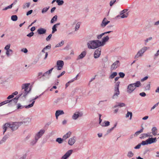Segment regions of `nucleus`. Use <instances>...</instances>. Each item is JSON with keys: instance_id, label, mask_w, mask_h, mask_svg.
Here are the masks:
<instances>
[{"instance_id": "f257e3e1", "label": "nucleus", "mask_w": 159, "mask_h": 159, "mask_svg": "<svg viewBox=\"0 0 159 159\" xmlns=\"http://www.w3.org/2000/svg\"><path fill=\"white\" fill-rule=\"evenodd\" d=\"M29 84H23L22 86V89L21 91V93L16 97L13 99L9 100V103L8 104L9 106L11 104H16L17 102V100L19 98L22 96L25 98L27 94L29 93L30 90V89L29 88Z\"/></svg>"}, {"instance_id": "f03ea898", "label": "nucleus", "mask_w": 159, "mask_h": 159, "mask_svg": "<svg viewBox=\"0 0 159 159\" xmlns=\"http://www.w3.org/2000/svg\"><path fill=\"white\" fill-rule=\"evenodd\" d=\"M23 124L22 122H13L12 124L6 123L3 126V134L6 131L8 128H10L13 131L16 130L19 127Z\"/></svg>"}, {"instance_id": "7ed1b4c3", "label": "nucleus", "mask_w": 159, "mask_h": 159, "mask_svg": "<svg viewBox=\"0 0 159 159\" xmlns=\"http://www.w3.org/2000/svg\"><path fill=\"white\" fill-rule=\"evenodd\" d=\"M87 47L89 49H94L97 48L101 45V41L98 40H90L87 43Z\"/></svg>"}, {"instance_id": "20e7f679", "label": "nucleus", "mask_w": 159, "mask_h": 159, "mask_svg": "<svg viewBox=\"0 0 159 159\" xmlns=\"http://www.w3.org/2000/svg\"><path fill=\"white\" fill-rule=\"evenodd\" d=\"M147 48L146 47H144L142 48L140 50H139L137 54L135 55L134 57L135 58H137L139 57H142L143 53L147 50V48Z\"/></svg>"}, {"instance_id": "39448f33", "label": "nucleus", "mask_w": 159, "mask_h": 159, "mask_svg": "<svg viewBox=\"0 0 159 159\" xmlns=\"http://www.w3.org/2000/svg\"><path fill=\"white\" fill-rule=\"evenodd\" d=\"M64 65V63L63 61L61 60H58L57 62V66L56 67H57V69L58 70H61L63 67Z\"/></svg>"}, {"instance_id": "423d86ee", "label": "nucleus", "mask_w": 159, "mask_h": 159, "mask_svg": "<svg viewBox=\"0 0 159 159\" xmlns=\"http://www.w3.org/2000/svg\"><path fill=\"white\" fill-rule=\"evenodd\" d=\"M135 89L134 84H129L127 87V92L130 93H132Z\"/></svg>"}, {"instance_id": "0eeeda50", "label": "nucleus", "mask_w": 159, "mask_h": 159, "mask_svg": "<svg viewBox=\"0 0 159 159\" xmlns=\"http://www.w3.org/2000/svg\"><path fill=\"white\" fill-rule=\"evenodd\" d=\"M120 63L119 61H116L111 66V70H115L120 66Z\"/></svg>"}, {"instance_id": "6e6552de", "label": "nucleus", "mask_w": 159, "mask_h": 159, "mask_svg": "<svg viewBox=\"0 0 159 159\" xmlns=\"http://www.w3.org/2000/svg\"><path fill=\"white\" fill-rule=\"evenodd\" d=\"M101 49L98 48L94 52V57L95 58H98L101 55Z\"/></svg>"}, {"instance_id": "1a4fd4ad", "label": "nucleus", "mask_w": 159, "mask_h": 159, "mask_svg": "<svg viewBox=\"0 0 159 159\" xmlns=\"http://www.w3.org/2000/svg\"><path fill=\"white\" fill-rule=\"evenodd\" d=\"M120 94V91L119 88H115L114 89V93L112 96L113 99H116L118 98Z\"/></svg>"}, {"instance_id": "9d476101", "label": "nucleus", "mask_w": 159, "mask_h": 159, "mask_svg": "<svg viewBox=\"0 0 159 159\" xmlns=\"http://www.w3.org/2000/svg\"><path fill=\"white\" fill-rule=\"evenodd\" d=\"M72 150H69L62 157L61 159H66L72 154Z\"/></svg>"}, {"instance_id": "9b49d317", "label": "nucleus", "mask_w": 159, "mask_h": 159, "mask_svg": "<svg viewBox=\"0 0 159 159\" xmlns=\"http://www.w3.org/2000/svg\"><path fill=\"white\" fill-rule=\"evenodd\" d=\"M45 130L44 129L40 130L38 133H37L35 135V137L38 139H39L44 134Z\"/></svg>"}, {"instance_id": "f8f14e48", "label": "nucleus", "mask_w": 159, "mask_h": 159, "mask_svg": "<svg viewBox=\"0 0 159 159\" xmlns=\"http://www.w3.org/2000/svg\"><path fill=\"white\" fill-rule=\"evenodd\" d=\"M76 139V138L75 136L69 139L68 141V144L71 146L73 145L75 143Z\"/></svg>"}, {"instance_id": "ddd939ff", "label": "nucleus", "mask_w": 159, "mask_h": 159, "mask_svg": "<svg viewBox=\"0 0 159 159\" xmlns=\"http://www.w3.org/2000/svg\"><path fill=\"white\" fill-rule=\"evenodd\" d=\"M109 38L108 36H106L103 37L102 39V41H101V45L102 46H104L106 42L108 41Z\"/></svg>"}, {"instance_id": "4468645a", "label": "nucleus", "mask_w": 159, "mask_h": 159, "mask_svg": "<svg viewBox=\"0 0 159 159\" xmlns=\"http://www.w3.org/2000/svg\"><path fill=\"white\" fill-rule=\"evenodd\" d=\"M39 97V96H36L35 98H34L33 99H32V101H33V102L31 104H29L28 106H25V108H26L27 109L32 107L33 106L35 102L34 100L38 98Z\"/></svg>"}, {"instance_id": "2eb2a0df", "label": "nucleus", "mask_w": 159, "mask_h": 159, "mask_svg": "<svg viewBox=\"0 0 159 159\" xmlns=\"http://www.w3.org/2000/svg\"><path fill=\"white\" fill-rule=\"evenodd\" d=\"M110 21L107 20V18H104L101 24V26L102 27H104Z\"/></svg>"}, {"instance_id": "dca6fc26", "label": "nucleus", "mask_w": 159, "mask_h": 159, "mask_svg": "<svg viewBox=\"0 0 159 159\" xmlns=\"http://www.w3.org/2000/svg\"><path fill=\"white\" fill-rule=\"evenodd\" d=\"M46 32V30L43 28H40L37 30V32L39 34H45Z\"/></svg>"}, {"instance_id": "f3484780", "label": "nucleus", "mask_w": 159, "mask_h": 159, "mask_svg": "<svg viewBox=\"0 0 159 159\" xmlns=\"http://www.w3.org/2000/svg\"><path fill=\"white\" fill-rule=\"evenodd\" d=\"M148 144H151L156 141V138H149L147 139Z\"/></svg>"}, {"instance_id": "a211bd4d", "label": "nucleus", "mask_w": 159, "mask_h": 159, "mask_svg": "<svg viewBox=\"0 0 159 159\" xmlns=\"http://www.w3.org/2000/svg\"><path fill=\"white\" fill-rule=\"evenodd\" d=\"M86 54V51H84L82 52V53L78 56L77 60H78L80 59H81L83 58Z\"/></svg>"}, {"instance_id": "6ab92c4d", "label": "nucleus", "mask_w": 159, "mask_h": 159, "mask_svg": "<svg viewBox=\"0 0 159 159\" xmlns=\"http://www.w3.org/2000/svg\"><path fill=\"white\" fill-rule=\"evenodd\" d=\"M82 116V115H80V112H78L74 114L72 116V118L73 119L75 120L78 118L79 117H81Z\"/></svg>"}, {"instance_id": "aec40b11", "label": "nucleus", "mask_w": 159, "mask_h": 159, "mask_svg": "<svg viewBox=\"0 0 159 159\" xmlns=\"http://www.w3.org/2000/svg\"><path fill=\"white\" fill-rule=\"evenodd\" d=\"M64 112L62 110H57L56 111L55 113V116L56 119L58 118V117L60 115L64 114Z\"/></svg>"}, {"instance_id": "412c9836", "label": "nucleus", "mask_w": 159, "mask_h": 159, "mask_svg": "<svg viewBox=\"0 0 159 159\" xmlns=\"http://www.w3.org/2000/svg\"><path fill=\"white\" fill-rule=\"evenodd\" d=\"M60 23H58L53 25L52 27V34L54 33L55 32L57 31L56 28L58 26L60 25Z\"/></svg>"}, {"instance_id": "4be33fe9", "label": "nucleus", "mask_w": 159, "mask_h": 159, "mask_svg": "<svg viewBox=\"0 0 159 159\" xmlns=\"http://www.w3.org/2000/svg\"><path fill=\"white\" fill-rule=\"evenodd\" d=\"M8 138V135H5L2 138V139L0 141V144L4 143L7 139Z\"/></svg>"}, {"instance_id": "5701e85b", "label": "nucleus", "mask_w": 159, "mask_h": 159, "mask_svg": "<svg viewBox=\"0 0 159 159\" xmlns=\"http://www.w3.org/2000/svg\"><path fill=\"white\" fill-rule=\"evenodd\" d=\"M71 134V132L70 131L68 132L66 134L63 136V139L65 140L69 138Z\"/></svg>"}, {"instance_id": "b1692460", "label": "nucleus", "mask_w": 159, "mask_h": 159, "mask_svg": "<svg viewBox=\"0 0 159 159\" xmlns=\"http://www.w3.org/2000/svg\"><path fill=\"white\" fill-rule=\"evenodd\" d=\"M53 68H52L50 70H49L45 72L42 75V76H46L48 75H49L50 74H51L52 71L53 69Z\"/></svg>"}, {"instance_id": "393cba45", "label": "nucleus", "mask_w": 159, "mask_h": 159, "mask_svg": "<svg viewBox=\"0 0 159 159\" xmlns=\"http://www.w3.org/2000/svg\"><path fill=\"white\" fill-rule=\"evenodd\" d=\"M152 134L154 136H155L157 134V130L156 127H153L152 129Z\"/></svg>"}, {"instance_id": "a878e982", "label": "nucleus", "mask_w": 159, "mask_h": 159, "mask_svg": "<svg viewBox=\"0 0 159 159\" xmlns=\"http://www.w3.org/2000/svg\"><path fill=\"white\" fill-rule=\"evenodd\" d=\"M117 75L116 72H113L109 76V78L110 79H113Z\"/></svg>"}, {"instance_id": "bb28decb", "label": "nucleus", "mask_w": 159, "mask_h": 159, "mask_svg": "<svg viewBox=\"0 0 159 159\" xmlns=\"http://www.w3.org/2000/svg\"><path fill=\"white\" fill-rule=\"evenodd\" d=\"M136 88V87H139L141 85V84L139 81H137L135 83L133 84Z\"/></svg>"}, {"instance_id": "cd10ccee", "label": "nucleus", "mask_w": 159, "mask_h": 159, "mask_svg": "<svg viewBox=\"0 0 159 159\" xmlns=\"http://www.w3.org/2000/svg\"><path fill=\"white\" fill-rule=\"evenodd\" d=\"M129 116H130L129 119L131 120L132 119V113L131 112L128 111L126 115V118L129 117Z\"/></svg>"}, {"instance_id": "c85d7f7f", "label": "nucleus", "mask_w": 159, "mask_h": 159, "mask_svg": "<svg viewBox=\"0 0 159 159\" xmlns=\"http://www.w3.org/2000/svg\"><path fill=\"white\" fill-rule=\"evenodd\" d=\"M110 125V122L108 121H105L104 123L101 124L102 126H107Z\"/></svg>"}, {"instance_id": "c756f323", "label": "nucleus", "mask_w": 159, "mask_h": 159, "mask_svg": "<svg viewBox=\"0 0 159 159\" xmlns=\"http://www.w3.org/2000/svg\"><path fill=\"white\" fill-rule=\"evenodd\" d=\"M31 121V119H30V118H26L25 119H24L23 120V121H22L23 123H29V122H30Z\"/></svg>"}, {"instance_id": "7c9ffc66", "label": "nucleus", "mask_w": 159, "mask_h": 159, "mask_svg": "<svg viewBox=\"0 0 159 159\" xmlns=\"http://www.w3.org/2000/svg\"><path fill=\"white\" fill-rule=\"evenodd\" d=\"M152 135L148 134H143L142 135L140 138L141 139H143L144 138H145L147 137H152Z\"/></svg>"}, {"instance_id": "2f4dec72", "label": "nucleus", "mask_w": 159, "mask_h": 159, "mask_svg": "<svg viewBox=\"0 0 159 159\" xmlns=\"http://www.w3.org/2000/svg\"><path fill=\"white\" fill-rule=\"evenodd\" d=\"M57 15H55L53 17L52 19L51 20V23H53L54 21H56L57 20Z\"/></svg>"}, {"instance_id": "473e14b6", "label": "nucleus", "mask_w": 159, "mask_h": 159, "mask_svg": "<svg viewBox=\"0 0 159 159\" xmlns=\"http://www.w3.org/2000/svg\"><path fill=\"white\" fill-rule=\"evenodd\" d=\"M38 140V139L35 137V140H33L31 141L30 143V145H34L37 143Z\"/></svg>"}, {"instance_id": "72a5a7b5", "label": "nucleus", "mask_w": 159, "mask_h": 159, "mask_svg": "<svg viewBox=\"0 0 159 159\" xmlns=\"http://www.w3.org/2000/svg\"><path fill=\"white\" fill-rule=\"evenodd\" d=\"M17 19V16L16 15H12L11 16V20L13 21H16Z\"/></svg>"}, {"instance_id": "f704fd0d", "label": "nucleus", "mask_w": 159, "mask_h": 159, "mask_svg": "<svg viewBox=\"0 0 159 159\" xmlns=\"http://www.w3.org/2000/svg\"><path fill=\"white\" fill-rule=\"evenodd\" d=\"M57 4L59 6H61L64 3V2L62 0H57Z\"/></svg>"}, {"instance_id": "c9c22d12", "label": "nucleus", "mask_w": 159, "mask_h": 159, "mask_svg": "<svg viewBox=\"0 0 159 159\" xmlns=\"http://www.w3.org/2000/svg\"><path fill=\"white\" fill-rule=\"evenodd\" d=\"M64 140L62 138V139H61V138H57L56 140V141L57 142L59 143H61L63 140Z\"/></svg>"}, {"instance_id": "e433bc0d", "label": "nucleus", "mask_w": 159, "mask_h": 159, "mask_svg": "<svg viewBox=\"0 0 159 159\" xmlns=\"http://www.w3.org/2000/svg\"><path fill=\"white\" fill-rule=\"evenodd\" d=\"M64 44V41L63 40H62L61 41L60 43H59L58 44H57L55 47H60L63 45Z\"/></svg>"}, {"instance_id": "4c0bfd02", "label": "nucleus", "mask_w": 159, "mask_h": 159, "mask_svg": "<svg viewBox=\"0 0 159 159\" xmlns=\"http://www.w3.org/2000/svg\"><path fill=\"white\" fill-rule=\"evenodd\" d=\"M159 55V50L157 51V53L155 54L153 57V58L154 60H156L157 58Z\"/></svg>"}, {"instance_id": "58836bf2", "label": "nucleus", "mask_w": 159, "mask_h": 159, "mask_svg": "<svg viewBox=\"0 0 159 159\" xmlns=\"http://www.w3.org/2000/svg\"><path fill=\"white\" fill-rule=\"evenodd\" d=\"M134 155V153L131 151H129L128 153L127 156L129 157H132Z\"/></svg>"}, {"instance_id": "ea45409f", "label": "nucleus", "mask_w": 159, "mask_h": 159, "mask_svg": "<svg viewBox=\"0 0 159 159\" xmlns=\"http://www.w3.org/2000/svg\"><path fill=\"white\" fill-rule=\"evenodd\" d=\"M49 7H45L43 8V9H42V13H44L46 12L49 9Z\"/></svg>"}, {"instance_id": "a19ab883", "label": "nucleus", "mask_w": 159, "mask_h": 159, "mask_svg": "<svg viewBox=\"0 0 159 159\" xmlns=\"http://www.w3.org/2000/svg\"><path fill=\"white\" fill-rule=\"evenodd\" d=\"M43 74L42 72H39L38 73L37 78L38 79H39L41 78L42 76V75Z\"/></svg>"}, {"instance_id": "79ce46f5", "label": "nucleus", "mask_w": 159, "mask_h": 159, "mask_svg": "<svg viewBox=\"0 0 159 159\" xmlns=\"http://www.w3.org/2000/svg\"><path fill=\"white\" fill-rule=\"evenodd\" d=\"M30 5V2L26 3L23 5V8L24 9L26 7L28 8Z\"/></svg>"}, {"instance_id": "37998d69", "label": "nucleus", "mask_w": 159, "mask_h": 159, "mask_svg": "<svg viewBox=\"0 0 159 159\" xmlns=\"http://www.w3.org/2000/svg\"><path fill=\"white\" fill-rule=\"evenodd\" d=\"M13 5V3L11 4L9 6H7V7H6L5 8L3 9L2 10H3V11H5V10H7L8 9L11 8H12V7Z\"/></svg>"}, {"instance_id": "c03bdc74", "label": "nucleus", "mask_w": 159, "mask_h": 159, "mask_svg": "<svg viewBox=\"0 0 159 159\" xmlns=\"http://www.w3.org/2000/svg\"><path fill=\"white\" fill-rule=\"evenodd\" d=\"M13 52L12 50L11 49H10L9 50H7L6 52V54L7 57H9L10 55V52H11L12 53Z\"/></svg>"}, {"instance_id": "a18cd8bd", "label": "nucleus", "mask_w": 159, "mask_h": 159, "mask_svg": "<svg viewBox=\"0 0 159 159\" xmlns=\"http://www.w3.org/2000/svg\"><path fill=\"white\" fill-rule=\"evenodd\" d=\"M143 128L142 127V128L140 130L135 132V134L138 135L140 133H141L143 132Z\"/></svg>"}, {"instance_id": "49530a36", "label": "nucleus", "mask_w": 159, "mask_h": 159, "mask_svg": "<svg viewBox=\"0 0 159 159\" xmlns=\"http://www.w3.org/2000/svg\"><path fill=\"white\" fill-rule=\"evenodd\" d=\"M117 104H118V107H125V104L123 103L119 102Z\"/></svg>"}, {"instance_id": "de8ad7c7", "label": "nucleus", "mask_w": 159, "mask_h": 159, "mask_svg": "<svg viewBox=\"0 0 159 159\" xmlns=\"http://www.w3.org/2000/svg\"><path fill=\"white\" fill-rule=\"evenodd\" d=\"M141 144V145H147L148 144V141L147 140H146V141H143L141 143H140Z\"/></svg>"}, {"instance_id": "09e8293b", "label": "nucleus", "mask_w": 159, "mask_h": 159, "mask_svg": "<svg viewBox=\"0 0 159 159\" xmlns=\"http://www.w3.org/2000/svg\"><path fill=\"white\" fill-rule=\"evenodd\" d=\"M128 13H126L125 14H123L120 17L122 18H126L128 16Z\"/></svg>"}, {"instance_id": "8fccbe9b", "label": "nucleus", "mask_w": 159, "mask_h": 159, "mask_svg": "<svg viewBox=\"0 0 159 159\" xmlns=\"http://www.w3.org/2000/svg\"><path fill=\"white\" fill-rule=\"evenodd\" d=\"M119 75L120 76L119 77L122 78H123L125 76V74L124 73L122 72H120L119 73Z\"/></svg>"}, {"instance_id": "3c124183", "label": "nucleus", "mask_w": 159, "mask_h": 159, "mask_svg": "<svg viewBox=\"0 0 159 159\" xmlns=\"http://www.w3.org/2000/svg\"><path fill=\"white\" fill-rule=\"evenodd\" d=\"M10 44H8L4 48V49L6 50H10Z\"/></svg>"}, {"instance_id": "603ef678", "label": "nucleus", "mask_w": 159, "mask_h": 159, "mask_svg": "<svg viewBox=\"0 0 159 159\" xmlns=\"http://www.w3.org/2000/svg\"><path fill=\"white\" fill-rule=\"evenodd\" d=\"M120 83V82L119 81H118L116 83L115 88L119 89Z\"/></svg>"}, {"instance_id": "864d4df0", "label": "nucleus", "mask_w": 159, "mask_h": 159, "mask_svg": "<svg viewBox=\"0 0 159 159\" xmlns=\"http://www.w3.org/2000/svg\"><path fill=\"white\" fill-rule=\"evenodd\" d=\"M104 35V34L102 33V34H99V35H97V38L98 39V40H99V39H101L102 36Z\"/></svg>"}, {"instance_id": "5fc2aeb1", "label": "nucleus", "mask_w": 159, "mask_h": 159, "mask_svg": "<svg viewBox=\"0 0 159 159\" xmlns=\"http://www.w3.org/2000/svg\"><path fill=\"white\" fill-rule=\"evenodd\" d=\"M80 24H79V23H77L76 24V26L75 27V30L76 31L77 30H78L79 29V28H80Z\"/></svg>"}, {"instance_id": "6e6d98bb", "label": "nucleus", "mask_w": 159, "mask_h": 159, "mask_svg": "<svg viewBox=\"0 0 159 159\" xmlns=\"http://www.w3.org/2000/svg\"><path fill=\"white\" fill-rule=\"evenodd\" d=\"M150 84H147L145 87V90H149L150 89Z\"/></svg>"}, {"instance_id": "4d7b16f0", "label": "nucleus", "mask_w": 159, "mask_h": 159, "mask_svg": "<svg viewBox=\"0 0 159 159\" xmlns=\"http://www.w3.org/2000/svg\"><path fill=\"white\" fill-rule=\"evenodd\" d=\"M152 39V37H149L147 39L145 40V44L146 45L147 43L148 42V41L151 40Z\"/></svg>"}, {"instance_id": "13d9d810", "label": "nucleus", "mask_w": 159, "mask_h": 159, "mask_svg": "<svg viewBox=\"0 0 159 159\" xmlns=\"http://www.w3.org/2000/svg\"><path fill=\"white\" fill-rule=\"evenodd\" d=\"M116 1V0H112L111 1L110 3V5L112 6L115 2Z\"/></svg>"}, {"instance_id": "bf43d9fd", "label": "nucleus", "mask_w": 159, "mask_h": 159, "mask_svg": "<svg viewBox=\"0 0 159 159\" xmlns=\"http://www.w3.org/2000/svg\"><path fill=\"white\" fill-rule=\"evenodd\" d=\"M24 107L21 105L19 103L17 104V109H22L24 108Z\"/></svg>"}, {"instance_id": "052dcab7", "label": "nucleus", "mask_w": 159, "mask_h": 159, "mask_svg": "<svg viewBox=\"0 0 159 159\" xmlns=\"http://www.w3.org/2000/svg\"><path fill=\"white\" fill-rule=\"evenodd\" d=\"M9 102H10L9 100H6L5 101H4L1 102V103L2 106V105H3L4 104H5L8 103H9Z\"/></svg>"}, {"instance_id": "680f3d73", "label": "nucleus", "mask_w": 159, "mask_h": 159, "mask_svg": "<svg viewBox=\"0 0 159 159\" xmlns=\"http://www.w3.org/2000/svg\"><path fill=\"white\" fill-rule=\"evenodd\" d=\"M39 61V59H36L34 60L32 63V64L33 65L36 64Z\"/></svg>"}, {"instance_id": "e2e57ef3", "label": "nucleus", "mask_w": 159, "mask_h": 159, "mask_svg": "<svg viewBox=\"0 0 159 159\" xmlns=\"http://www.w3.org/2000/svg\"><path fill=\"white\" fill-rule=\"evenodd\" d=\"M74 81V80H71L69 81L66 84V88L68 87L70 83H71Z\"/></svg>"}, {"instance_id": "0e129e2a", "label": "nucleus", "mask_w": 159, "mask_h": 159, "mask_svg": "<svg viewBox=\"0 0 159 159\" xmlns=\"http://www.w3.org/2000/svg\"><path fill=\"white\" fill-rule=\"evenodd\" d=\"M128 11L127 9H124L122 11L120 12V15H122L124 13H126Z\"/></svg>"}, {"instance_id": "69168bd1", "label": "nucleus", "mask_w": 159, "mask_h": 159, "mask_svg": "<svg viewBox=\"0 0 159 159\" xmlns=\"http://www.w3.org/2000/svg\"><path fill=\"white\" fill-rule=\"evenodd\" d=\"M22 52H23L25 53H26L28 52V50L26 48H23L21 50Z\"/></svg>"}, {"instance_id": "338daca9", "label": "nucleus", "mask_w": 159, "mask_h": 159, "mask_svg": "<svg viewBox=\"0 0 159 159\" xmlns=\"http://www.w3.org/2000/svg\"><path fill=\"white\" fill-rule=\"evenodd\" d=\"M34 33L33 32H31L27 35V36L29 37H30L32 36L34 34Z\"/></svg>"}, {"instance_id": "774afa93", "label": "nucleus", "mask_w": 159, "mask_h": 159, "mask_svg": "<svg viewBox=\"0 0 159 159\" xmlns=\"http://www.w3.org/2000/svg\"><path fill=\"white\" fill-rule=\"evenodd\" d=\"M52 36V34H50L46 38V40L47 41H48L50 40Z\"/></svg>"}]
</instances>
